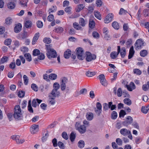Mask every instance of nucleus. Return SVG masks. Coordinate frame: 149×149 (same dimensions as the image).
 I'll list each match as a JSON object with an SVG mask.
<instances>
[{"label":"nucleus","mask_w":149,"mask_h":149,"mask_svg":"<svg viewBox=\"0 0 149 149\" xmlns=\"http://www.w3.org/2000/svg\"><path fill=\"white\" fill-rule=\"evenodd\" d=\"M120 132L121 134L123 136H127L129 134H130V131L126 129L123 128L120 130Z\"/></svg>","instance_id":"nucleus-12"},{"label":"nucleus","mask_w":149,"mask_h":149,"mask_svg":"<svg viewBox=\"0 0 149 149\" xmlns=\"http://www.w3.org/2000/svg\"><path fill=\"white\" fill-rule=\"evenodd\" d=\"M84 6L82 4H79L77 6V12H79L81 10H82L84 8Z\"/></svg>","instance_id":"nucleus-50"},{"label":"nucleus","mask_w":149,"mask_h":149,"mask_svg":"<svg viewBox=\"0 0 149 149\" xmlns=\"http://www.w3.org/2000/svg\"><path fill=\"white\" fill-rule=\"evenodd\" d=\"M39 130L38 125H32V127L31 129V133L32 134H34Z\"/></svg>","instance_id":"nucleus-11"},{"label":"nucleus","mask_w":149,"mask_h":149,"mask_svg":"<svg viewBox=\"0 0 149 149\" xmlns=\"http://www.w3.org/2000/svg\"><path fill=\"white\" fill-rule=\"evenodd\" d=\"M49 79L52 80H54L56 79L57 77V75L54 73H52L49 75Z\"/></svg>","instance_id":"nucleus-36"},{"label":"nucleus","mask_w":149,"mask_h":149,"mask_svg":"<svg viewBox=\"0 0 149 149\" xmlns=\"http://www.w3.org/2000/svg\"><path fill=\"white\" fill-rule=\"evenodd\" d=\"M112 26L115 29L118 30L119 28L118 23L117 22H114L112 24Z\"/></svg>","instance_id":"nucleus-25"},{"label":"nucleus","mask_w":149,"mask_h":149,"mask_svg":"<svg viewBox=\"0 0 149 149\" xmlns=\"http://www.w3.org/2000/svg\"><path fill=\"white\" fill-rule=\"evenodd\" d=\"M32 23L30 20L26 21L24 23V26L27 28H30L31 27Z\"/></svg>","instance_id":"nucleus-19"},{"label":"nucleus","mask_w":149,"mask_h":149,"mask_svg":"<svg viewBox=\"0 0 149 149\" xmlns=\"http://www.w3.org/2000/svg\"><path fill=\"white\" fill-rule=\"evenodd\" d=\"M38 56V59L40 60H43L45 58L44 54L42 53H40Z\"/></svg>","instance_id":"nucleus-55"},{"label":"nucleus","mask_w":149,"mask_h":149,"mask_svg":"<svg viewBox=\"0 0 149 149\" xmlns=\"http://www.w3.org/2000/svg\"><path fill=\"white\" fill-rule=\"evenodd\" d=\"M71 55V51L70 49H68L64 52V57L65 58H68Z\"/></svg>","instance_id":"nucleus-21"},{"label":"nucleus","mask_w":149,"mask_h":149,"mask_svg":"<svg viewBox=\"0 0 149 149\" xmlns=\"http://www.w3.org/2000/svg\"><path fill=\"white\" fill-rule=\"evenodd\" d=\"M52 142L53 143V146L54 147H56L57 146L58 144H57V140L56 138H54L53 139Z\"/></svg>","instance_id":"nucleus-62"},{"label":"nucleus","mask_w":149,"mask_h":149,"mask_svg":"<svg viewBox=\"0 0 149 149\" xmlns=\"http://www.w3.org/2000/svg\"><path fill=\"white\" fill-rule=\"evenodd\" d=\"M87 21L86 19H84L82 18H80L79 21V24L82 27L85 26L86 24L87 23Z\"/></svg>","instance_id":"nucleus-13"},{"label":"nucleus","mask_w":149,"mask_h":149,"mask_svg":"<svg viewBox=\"0 0 149 149\" xmlns=\"http://www.w3.org/2000/svg\"><path fill=\"white\" fill-rule=\"evenodd\" d=\"M12 22V19L10 17L7 18L5 19V23L8 25H9L11 24Z\"/></svg>","instance_id":"nucleus-41"},{"label":"nucleus","mask_w":149,"mask_h":149,"mask_svg":"<svg viewBox=\"0 0 149 149\" xmlns=\"http://www.w3.org/2000/svg\"><path fill=\"white\" fill-rule=\"evenodd\" d=\"M11 42L12 40L11 39L8 38L5 40L4 42V43L5 45L8 46L11 44Z\"/></svg>","instance_id":"nucleus-44"},{"label":"nucleus","mask_w":149,"mask_h":149,"mask_svg":"<svg viewBox=\"0 0 149 149\" xmlns=\"http://www.w3.org/2000/svg\"><path fill=\"white\" fill-rule=\"evenodd\" d=\"M120 54L122 58H124L126 54V49L125 47H123L120 49Z\"/></svg>","instance_id":"nucleus-24"},{"label":"nucleus","mask_w":149,"mask_h":149,"mask_svg":"<svg viewBox=\"0 0 149 149\" xmlns=\"http://www.w3.org/2000/svg\"><path fill=\"white\" fill-rule=\"evenodd\" d=\"M24 56L27 61L30 62L31 61V56L30 54L26 53L24 54Z\"/></svg>","instance_id":"nucleus-29"},{"label":"nucleus","mask_w":149,"mask_h":149,"mask_svg":"<svg viewBox=\"0 0 149 149\" xmlns=\"http://www.w3.org/2000/svg\"><path fill=\"white\" fill-rule=\"evenodd\" d=\"M142 88L144 91H146L149 89V81L147 83V84H144L143 85Z\"/></svg>","instance_id":"nucleus-38"},{"label":"nucleus","mask_w":149,"mask_h":149,"mask_svg":"<svg viewBox=\"0 0 149 149\" xmlns=\"http://www.w3.org/2000/svg\"><path fill=\"white\" fill-rule=\"evenodd\" d=\"M57 145L61 149H64L65 148V146L63 142L61 141H59Z\"/></svg>","instance_id":"nucleus-46"},{"label":"nucleus","mask_w":149,"mask_h":149,"mask_svg":"<svg viewBox=\"0 0 149 149\" xmlns=\"http://www.w3.org/2000/svg\"><path fill=\"white\" fill-rule=\"evenodd\" d=\"M53 87L54 88L53 90L58 91V90L60 88V86L59 84L58 83L55 82L53 84Z\"/></svg>","instance_id":"nucleus-30"},{"label":"nucleus","mask_w":149,"mask_h":149,"mask_svg":"<svg viewBox=\"0 0 149 149\" xmlns=\"http://www.w3.org/2000/svg\"><path fill=\"white\" fill-rule=\"evenodd\" d=\"M86 60L88 62H90L92 60L96 59V56L94 54H92L90 52H86Z\"/></svg>","instance_id":"nucleus-5"},{"label":"nucleus","mask_w":149,"mask_h":149,"mask_svg":"<svg viewBox=\"0 0 149 149\" xmlns=\"http://www.w3.org/2000/svg\"><path fill=\"white\" fill-rule=\"evenodd\" d=\"M62 137L65 140H67L68 139V136L67 133L65 132H63L62 134Z\"/></svg>","instance_id":"nucleus-63"},{"label":"nucleus","mask_w":149,"mask_h":149,"mask_svg":"<svg viewBox=\"0 0 149 149\" xmlns=\"http://www.w3.org/2000/svg\"><path fill=\"white\" fill-rule=\"evenodd\" d=\"M126 114V113L124 110H121L119 112V117L120 118L121 117H123Z\"/></svg>","instance_id":"nucleus-49"},{"label":"nucleus","mask_w":149,"mask_h":149,"mask_svg":"<svg viewBox=\"0 0 149 149\" xmlns=\"http://www.w3.org/2000/svg\"><path fill=\"white\" fill-rule=\"evenodd\" d=\"M113 15L112 13H109L106 16L104 20V22L105 23H108L111 22L113 19Z\"/></svg>","instance_id":"nucleus-7"},{"label":"nucleus","mask_w":149,"mask_h":149,"mask_svg":"<svg viewBox=\"0 0 149 149\" xmlns=\"http://www.w3.org/2000/svg\"><path fill=\"white\" fill-rule=\"evenodd\" d=\"M31 88L35 91H37L38 90V87L35 84H32L31 85Z\"/></svg>","instance_id":"nucleus-45"},{"label":"nucleus","mask_w":149,"mask_h":149,"mask_svg":"<svg viewBox=\"0 0 149 149\" xmlns=\"http://www.w3.org/2000/svg\"><path fill=\"white\" fill-rule=\"evenodd\" d=\"M79 132L81 134L84 133L86 131V128L84 125L80 126L78 128Z\"/></svg>","instance_id":"nucleus-14"},{"label":"nucleus","mask_w":149,"mask_h":149,"mask_svg":"<svg viewBox=\"0 0 149 149\" xmlns=\"http://www.w3.org/2000/svg\"><path fill=\"white\" fill-rule=\"evenodd\" d=\"M78 147L81 148H83L85 145L84 141L82 140L79 141L78 143Z\"/></svg>","instance_id":"nucleus-40"},{"label":"nucleus","mask_w":149,"mask_h":149,"mask_svg":"<svg viewBox=\"0 0 149 149\" xmlns=\"http://www.w3.org/2000/svg\"><path fill=\"white\" fill-rule=\"evenodd\" d=\"M134 47L133 46H132L130 47L129 51V54L128 55V58L129 59L131 58L132 57L134 54Z\"/></svg>","instance_id":"nucleus-17"},{"label":"nucleus","mask_w":149,"mask_h":149,"mask_svg":"<svg viewBox=\"0 0 149 149\" xmlns=\"http://www.w3.org/2000/svg\"><path fill=\"white\" fill-rule=\"evenodd\" d=\"M86 117L88 120H91L93 118V114L91 112H88L86 113Z\"/></svg>","instance_id":"nucleus-20"},{"label":"nucleus","mask_w":149,"mask_h":149,"mask_svg":"<svg viewBox=\"0 0 149 149\" xmlns=\"http://www.w3.org/2000/svg\"><path fill=\"white\" fill-rule=\"evenodd\" d=\"M23 79L24 83L26 85H27L28 82V77L25 75L23 76Z\"/></svg>","instance_id":"nucleus-56"},{"label":"nucleus","mask_w":149,"mask_h":149,"mask_svg":"<svg viewBox=\"0 0 149 149\" xmlns=\"http://www.w3.org/2000/svg\"><path fill=\"white\" fill-rule=\"evenodd\" d=\"M28 1L27 0H24L20 2V4L22 7L26 6L27 3Z\"/></svg>","instance_id":"nucleus-57"},{"label":"nucleus","mask_w":149,"mask_h":149,"mask_svg":"<svg viewBox=\"0 0 149 149\" xmlns=\"http://www.w3.org/2000/svg\"><path fill=\"white\" fill-rule=\"evenodd\" d=\"M15 64L14 62H12L9 65V67L12 69H14L15 67Z\"/></svg>","instance_id":"nucleus-64"},{"label":"nucleus","mask_w":149,"mask_h":149,"mask_svg":"<svg viewBox=\"0 0 149 149\" xmlns=\"http://www.w3.org/2000/svg\"><path fill=\"white\" fill-rule=\"evenodd\" d=\"M87 92V91L86 88H82L81 89L79 92V94H86Z\"/></svg>","instance_id":"nucleus-59"},{"label":"nucleus","mask_w":149,"mask_h":149,"mask_svg":"<svg viewBox=\"0 0 149 149\" xmlns=\"http://www.w3.org/2000/svg\"><path fill=\"white\" fill-rule=\"evenodd\" d=\"M117 48V52H113L110 54V56L111 58L113 59H115L120 53V46H118Z\"/></svg>","instance_id":"nucleus-6"},{"label":"nucleus","mask_w":149,"mask_h":149,"mask_svg":"<svg viewBox=\"0 0 149 149\" xmlns=\"http://www.w3.org/2000/svg\"><path fill=\"white\" fill-rule=\"evenodd\" d=\"M55 99H52V97H49V104L51 105H53L55 103Z\"/></svg>","instance_id":"nucleus-47"},{"label":"nucleus","mask_w":149,"mask_h":149,"mask_svg":"<svg viewBox=\"0 0 149 149\" xmlns=\"http://www.w3.org/2000/svg\"><path fill=\"white\" fill-rule=\"evenodd\" d=\"M43 41L46 44H49L51 42V40L49 38H44Z\"/></svg>","instance_id":"nucleus-48"},{"label":"nucleus","mask_w":149,"mask_h":149,"mask_svg":"<svg viewBox=\"0 0 149 149\" xmlns=\"http://www.w3.org/2000/svg\"><path fill=\"white\" fill-rule=\"evenodd\" d=\"M145 45L142 40L141 39H138L135 44V48L136 50L141 49Z\"/></svg>","instance_id":"nucleus-3"},{"label":"nucleus","mask_w":149,"mask_h":149,"mask_svg":"<svg viewBox=\"0 0 149 149\" xmlns=\"http://www.w3.org/2000/svg\"><path fill=\"white\" fill-rule=\"evenodd\" d=\"M76 137V133L73 132L71 133L70 136V139L71 142H73Z\"/></svg>","instance_id":"nucleus-33"},{"label":"nucleus","mask_w":149,"mask_h":149,"mask_svg":"<svg viewBox=\"0 0 149 149\" xmlns=\"http://www.w3.org/2000/svg\"><path fill=\"white\" fill-rule=\"evenodd\" d=\"M12 139L15 140L17 143L22 144L24 141V139L20 140L19 141V136L18 135H14L11 136Z\"/></svg>","instance_id":"nucleus-9"},{"label":"nucleus","mask_w":149,"mask_h":149,"mask_svg":"<svg viewBox=\"0 0 149 149\" xmlns=\"http://www.w3.org/2000/svg\"><path fill=\"white\" fill-rule=\"evenodd\" d=\"M123 102L125 104L128 105H130L132 104L131 100L129 98H125L123 100Z\"/></svg>","instance_id":"nucleus-34"},{"label":"nucleus","mask_w":149,"mask_h":149,"mask_svg":"<svg viewBox=\"0 0 149 149\" xmlns=\"http://www.w3.org/2000/svg\"><path fill=\"white\" fill-rule=\"evenodd\" d=\"M63 29L62 27L59 26L57 28H55L54 31L57 33H61L63 32Z\"/></svg>","instance_id":"nucleus-31"},{"label":"nucleus","mask_w":149,"mask_h":149,"mask_svg":"<svg viewBox=\"0 0 149 149\" xmlns=\"http://www.w3.org/2000/svg\"><path fill=\"white\" fill-rule=\"evenodd\" d=\"M24 92L23 91H19L18 93V95L19 97H24Z\"/></svg>","instance_id":"nucleus-53"},{"label":"nucleus","mask_w":149,"mask_h":149,"mask_svg":"<svg viewBox=\"0 0 149 149\" xmlns=\"http://www.w3.org/2000/svg\"><path fill=\"white\" fill-rule=\"evenodd\" d=\"M149 110V105L146 107L142 106L141 108V111L143 113L146 114Z\"/></svg>","instance_id":"nucleus-22"},{"label":"nucleus","mask_w":149,"mask_h":149,"mask_svg":"<svg viewBox=\"0 0 149 149\" xmlns=\"http://www.w3.org/2000/svg\"><path fill=\"white\" fill-rule=\"evenodd\" d=\"M95 25V22L91 19H90L89 23V27L91 29H93L94 28Z\"/></svg>","instance_id":"nucleus-28"},{"label":"nucleus","mask_w":149,"mask_h":149,"mask_svg":"<svg viewBox=\"0 0 149 149\" xmlns=\"http://www.w3.org/2000/svg\"><path fill=\"white\" fill-rule=\"evenodd\" d=\"M60 92L58 91L53 90L49 95V97H52V99H55L56 96H58L60 94Z\"/></svg>","instance_id":"nucleus-8"},{"label":"nucleus","mask_w":149,"mask_h":149,"mask_svg":"<svg viewBox=\"0 0 149 149\" xmlns=\"http://www.w3.org/2000/svg\"><path fill=\"white\" fill-rule=\"evenodd\" d=\"M123 93V92H122L121 88H119L117 92L118 96L119 97H121L122 96Z\"/></svg>","instance_id":"nucleus-58"},{"label":"nucleus","mask_w":149,"mask_h":149,"mask_svg":"<svg viewBox=\"0 0 149 149\" xmlns=\"http://www.w3.org/2000/svg\"><path fill=\"white\" fill-rule=\"evenodd\" d=\"M33 54L34 56H38L40 53V50L37 49H35L33 51Z\"/></svg>","instance_id":"nucleus-42"},{"label":"nucleus","mask_w":149,"mask_h":149,"mask_svg":"<svg viewBox=\"0 0 149 149\" xmlns=\"http://www.w3.org/2000/svg\"><path fill=\"white\" fill-rule=\"evenodd\" d=\"M94 15L95 17L99 20L101 19V15L100 14V13L97 11H95L94 13Z\"/></svg>","instance_id":"nucleus-26"},{"label":"nucleus","mask_w":149,"mask_h":149,"mask_svg":"<svg viewBox=\"0 0 149 149\" xmlns=\"http://www.w3.org/2000/svg\"><path fill=\"white\" fill-rule=\"evenodd\" d=\"M126 87L127 90L130 91H132L134 89L136 88L135 85L133 82H131L129 85H126Z\"/></svg>","instance_id":"nucleus-10"},{"label":"nucleus","mask_w":149,"mask_h":149,"mask_svg":"<svg viewBox=\"0 0 149 149\" xmlns=\"http://www.w3.org/2000/svg\"><path fill=\"white\" fill-rule=\"evenodd\" d=\"M117 112L115 111H112L111 116V118L112 119H115L117 118Z\"/></svg>","instance_id":"nucleus-39"},{"label":"nucleus","mask_w":149,"mask_h":149,"mask_svg":"<svg viewBox=\"0 0 149 149\" xmlns=\"http://www.w3.org/2000/svg\"><path fill=\"white\" fill-rule=\"evenodd\" d=\"M14 110V113L13 116L16 120L22 119L23 116L20 106L18 105L16 106Z\"/></svg>","instance_id":"nucleus-2"},{"label":"nucleus","mask_w":149,"mask_h":149,"mask_svg":"<svg viewBox=\"0 0 149 149\" xmlns=\"http://www.w3.org/2000/svg\"><path fill=\"white\" fill-rule=\"evenodd\" d=\"M92 36L94 38L96 39H98L100 37L99 34L96 31H93L92 33Z\"/></svg>","instance_id":"nucleus-43"},{"label":"nucleus","mask_w":149,"mask_h":149,"mask_svg":"<svg viewBox=\"0 0 149 149\" xmlns=\"http://www.w3.org/2000/svg\"><path fill=\"white\" fill-rule=\"evenodd\" d=\"M48 132L47 131V132L45 134V135L43 136L42 138V140L43 142H44L46 141L47 138L48 136Z\"/></svg>","instance_id":"nucleus-60"},{"label":"nucleus","mask_w":149,"mask_h":149,"mask_svg":"<svg viewBox=\"0 0 149 149\" xmlns=\"http://www.w3.org/2000/svg\"><path fill=\"white\" fill-rule=\"evenodd\" d=\"M132 118L130 116H128L126 118V121L127 124L129 125L132 123L133 122Z\"/></svg>","instance_id":"nucleus-35"},{"label":"nucleus","mask_w":149,"mask_h":149,"mask_svg":"<svg viewBox=\"0 0 149 149\" xmlns=\"http://www.w3.org/2000/svg\"><path fill=\"white\" fill-rule=\"evenodd\" d=\"M39 33L38 32L36 33L34 36L32 40V44L33 45L35 44L36 42H37L39 37Z\"/></svg>","instance_id":"nucleus-15"},{"label":"nucleus","mask_w":149,"mask_h":149,"mask_svg":"<svg viewBox=\"0 0 149 149\" xmlns=\"http://www.w3.org/2000/svg\"><path fill=\"white\" fill-rule=\"evenodd\" d=\"M76 53L78 59L80 60H83L84 59V51L83 49L81 47H78L76 49Z\"/></svg>","instance_id":"nucleus-4"},{"label":"nucleus","mask_w":149,"mask_h":149,"mask_svg":"<svg viewBox=\"0 0 149 149\" xmlns=\"http://www.w3.org/2000/svg\"><path fill=\"white\" fill-rule=\"evenodd\" d=\"M37 27L39 28H42L43 26L42 22L40 21H38L36 23Z\"/></svg>","instance_id":"nucleus-54"},{"label":"nucleus","mask_w":149,"mask_h":149,"mask_svg":"<svg viewBox=\"0 0 149 149\" xmlns=\"http://www.w3.org/2000/svg\"><path fill=\"white\" fill-rule=\"evenodd\" d=\"M21 51L23 53H25L28 51L29 49L26 47H21Z\"/></svg>","instance_id":"nucleus-51"},{"label":"nucleus","mask_w":149,"mask_h":149,"mask_svg":"<svg viewBox=\"0 0 149 149\" xmlns=\"http://www.w3.org/2000/svg\"><path fill=\"white\" fill-rule=\"evenodd\" d=\"M15 2H9L8 4V8L11 9H14L15 6Z\"/></svg>","instance_id":"nucleus-23"},{"label":"nucleus","mask_w":149,"mask_h":149,"mask_svg":"<svg viewBox=\"0 0 149 149\" xmlns=\"http://www.w3.org/2000/svg\"><path fill=\"white\" fill-rule=\"evenodd\" d=\"M127 13H128L123 8H121L119 13V14L120 15L126 14Z\"/></svg>","instance_id":"nucleus-52"},{"label":"nucleus","mask_w":149,"mask_h":149,"mask_svg":"<svg viewBox=\"0 0 149 149\" xmlns=\"http://www.w3.org/2000/svg\"><path fill=\"white\" fill-rule=\"evenodd\" d=\"M8 58L6 56H4L2 58L1 60V63H4L5 62H6L7 61Z\"/></svg>","instance_id":"nucleus-61"},{"label":"nucleus","mask_w":149,"mask_h":149,"mask_svg":"<svg viewBox=\"0 0 149 149\" xmlns=\"http://www.w3.org/2000/svg\"><path fill=\"white\" fill-rule=\"evenodd\" d=\"M47 51V55L48 58L50 59L52 58H54L57 56L56 51L52 48L50 45H46Z\"/></svg>","instance_id":"nucleus-1"},{"label":"nucleus","mask_w":149,"mask_h":149,"mask_svg":"<svg viewBox=\"0 0 149 149\" xmlns=\"http://www.w3.org/2000/svg\"><path fill=\"white\" fill-rule=\"evenodd\" d=\"M73 26L74 28L77 30H80L82 28L79 24L76 22H75L73 23Z\"/></svg>","instance_id":"nucleus-32"},{"label":"nucleus","mask_w":149,"mask_h":149,"mask_svg":"<svg viewBox=\"0 0 149 149\" xmlns=\"http://www.w3.org/2000/svg\"><path fill=\"white\" fill-rule=\"evenodd\" d=\"M28 36V35L27 32H24L22 34L19 35L17 36V38L18 39H20L21 38H22V39H24L27 38Z\"/></svg>","instance_id":"nucleus-18"},{"label":"nucleus","mask_w":149,"mask_h":149,"mask_svg":"<svg viewBox=\"0 0 149 149\" xmlns=\"http://www.w3.org/2000/svg\"><path fill=\"white\" fill-rule=\"evenodd\" d=\"M96 72H95L88 71L86 73V75L88 77H91L95 75Z\"/></svg>","instance_id":"nucleus-37"},{"label":"nucleus","mask_w":149,"mask_h":149,"mask_svg":"<svg viewBox=\"0 0 149 149\" xmlns=\"http://www.w3.org/2000/svg\"><path fill=\"white\" fill-rule=\"evenodd\" d=\"M140 55L143 57H145L148 54L147 51L146 50H141L140 52Z\"/></svg>","instance_id":"nucleus-27"},{"label":"nucleus","mask_w":149,"mask_h":149,"mask_svg":"<svg viewBox=\"0 0 149 149\" xmlns=\"http://www.w3.org/2000/svg\"><path fill=\"white\" fill-rule=\"evenodd\" d=\"M22 26L21 24H17L14 28V31L15 33H17L21 30Z\"/></svg>","instance_id":"nucleus-16"}]
</instances>
